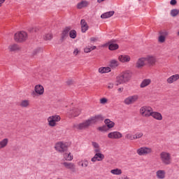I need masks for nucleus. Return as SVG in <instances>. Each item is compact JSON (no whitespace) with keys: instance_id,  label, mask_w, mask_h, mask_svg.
<instances>
[{"instance_id":"obj_1","label":"nucleus","mask_w":179,"mask_h":179,"mask_svg":"<svg viewBox=\"0 0 179 179\" xmlns=\"http://www.w3.org/2000/svg\"><path fill=\"white\" fill-rule=\"evenodd\" d=\"M131 78H132V73L130 71H124L120 73L116 78V86L123 85V83H127V82H129V80H131Z\"/></svg>"},{"instance_id":"obj_2","label":"nucleus","mask_w":179,"mask_h":179,"mask_svg":"<svg viewBox=\"0 0 179 179\" xmlns=\"http://www.w3.org/2000/svg\"><path fill=\"white\" fill-rule=\"evenodd\" d=\"M159 157L162 164L164 166H169L171 164V155L167 152H162L159 155Z\"/></svg>"},{"instance_id":"obj_3","label":"nucleus","mask_w":179,"mask_h":179,"mask_svg":"<svg viewBox=\"0 0 179 179\" xmlns=\"http://www.w3.org/2000/svg\"><path fill=\"white\" fill-rule=\"evenodd\" d=\"M27 39V33L25 31H20L18 33H16L14 36V40L15 41H17V43H22V41H25V40Z\"/></svg>"},{"instance_id":"obj_4","label":"nucleus","mask_w":179,"mask_h":179,"mask_svg":"<svg viewBox=\"0 0 179 179\" xmlns=\"http://www.w3.org/2000/svg\"><path fill=\"white\" fill-rule=\"evenodd\" d=\"M92 125V123H90V120L88 119L83 122H81L78 124H73V128H76V129H78L80 131H82L83 129H87L89 127Z\"/></svg>"},{"instance_id":"obj_5","label":"nucleus","mask_w":179,"mask_h":179,"mask_svg":"<svg viewBox=\"0 0 179 179\" xmlns=\"http://www.w3.org/2000/svg\"><path fill=\"white\" fill-rule=\"evenodd\" d=\"M140 113L143 117H150L153 109L150 106H143L140 109Z\"/></svg>"},{"instance_id":"obj_6","label":"nucleus","mask_w":179,"mask_h":179,"mask_svg":"<svg viewBox=\"0 0 179 179\" xmlns=\"http://www.w3.org/2000/svg\"><path fill=\"white\" fill-rule=\"evenodd\" d=\"M48 121L50 127H55L57 125V122L61 121V117H59V115H52L48 118Z\"/></svg>"},{"instance_id":"obj_7","label":"nucleus","mask_w":179,"mask_h":179,"mask_svg":"<svg viewBox=\"0 0 179 179\" xmlns=\"http://www.w3.org/2000/svg\"><path fill=\"white\" fill-rule=\"evenodd\" d=\"M152 153V148L147 147H142L137 150V154L139 156H145L146 155H150Z\"/></svg>"},{"instance_id":"obj_8","label":"nucleus","mask_w":179,"mask_h":179,"mask_svg":"<svg viewBox=\"0 0 179 179\" xmlns=\"http://www.w3.org/2000/svg\"><path fill=\"white\" fill-rule=\"evenodd\" d=\"M55 148L56 150L60 153H64V152H66L68 150V145L62 142L56 143Z\"/></svg>"},{"instance_id":"obj_9","label":"nucleus","mask_w":179,"mask_h":179,"mask_svg":"<svg viewBox=\"0 0 179 179\" xmlns=\"http://www.w3.org/2000/svg\"><path fill=\"white\" fill-rule=\"evenodd\" d=\"M138 99H139L138 95L130 96L124 99V103L127 106H129V104H134V103L138 101Z\"/></svg>"},{"instance_id":"obj_10","label":"nucleus","mask_w":179,"mask_h":179,"mask_svg":"<svg viewBox=\"0 0 179 179\" xmlns=\"http://www.w3.org/2000/svg\"><path fill=\"white\" fill-rule=\"evenodd\" d=\"M89 120L92 125V124H96V122H101V121L104 120V117H103L101 115H97L92 117Z\"/></svg>"},{"instance_id":"obj_11","label":"nucleus","mask_w":179,"mask_h":179,"mask_svg":"<svg viewBox=\"0 0 179 179\" xmlns=\"http://www.w3.org/2000/svg\"><path fill=\"white\" fill-rule=\"evenodd\" d=\"M37 94H44V87L41 85H36L34 87V91L32 92V96H36Z\"/></svg>"},{"instance_id":"obj_12","label":"nucleus","mask_w":179,"mask_h":179,"mask_svg":"<svg viewBox=\"0 0 179 179\" xmlns=\"http://www.w3.org/2000/svg\"><path fill=\"white\" fill-rule=\"evenodd\" d=\"M115 43H117V41L114 39L111 40L108 43V48L110 51H115V50H118V48H120L118 44Z\"/></svg>"},{"instance_id":"obj_13","label":"nucleus","mask_w":179,"mask_h":179,"mask_svg":"<svg viewBox=\"0 0 179 179\" xmlns=\"http://www.w3.org/2000/svg\"><path fill=\"white\" fill-rule=\"evenodd\" d=\"M108 138L110 139H120L122 138V134L120 133V131L110 132L108 134Z\"/></svg>"},{"instance_id":"obj_14","label":"nucleus","mask_w":179,"mask_h":179,"mask_svg":"<svg viewBox=\"0 0 179 179\" xmlns=\"http://www.w3.org/2000/svg\"><path fill=\"white\" fill-rule=\"evenodd\" d=\"M144 58L145 59V62L148 64L149 66H153V65L156 64V58L153 56H147Z\"/></svg>"},{"instance_id":"obj_15","label":"nucleus","mask_w":179,"mask_h":179,"mask_svg":"<svg viewBox=\"0 0 179 179\" xmlns=\"http://www.w3.org/2000/svg\"><path fill=\"white\" fill-rule=\"evenodd\" d=\"M104 160V155L101 153H96L94 156L91 159V161L94 162H101Z\"/></svg>"},{"instance_id":"obj_16","label":"nucleus","mask_w":179,"mask_h":179,"mask_svg":"<svg viewBox=\"0 0 179 179\" xmlns=\"http://www.w3.org/2000/svg\"><path fill=\"white\" fill-rule=\"evenodd\" d=\"M71 27H66V28H64L62 33V36L60 39L62 41H64V40H65V38L68 37L69 32L71 31Z\"/></svg>"},{"instance_id":"obj_17","label":"nucleus","mask_w":179,"mask_h":179,"mask_svg":"<svg viewBox=\"0 0 179 179\" xmlns=\"http://www.w3.org/2000/svg\"><path fill=\"white\" fill-rule=\"evenodd\" d=\"M80 24H81L82 33H86V31L89 30V25H87V22H86V20L85 19L81 20Z\"/></svg>"},{"instance_id":"obj_18","label":"nucleus","mask_w":179,"mask_h":179,"mask_svg":"<svg viewBox=\"0 0 179 179\" xmlns=\"http://www.w3.org/2000/svg\"><path fill=\"white\" fill-rule=\"evenodd\" d=\"M145 62H146V60H145V57H141V58L138 59V61L136 64V66L138 69L142 68V67L145 66Z\"/></svg>"},{"instance_id":"obj_19","label":"nucleus","mask_w":179,"mask_h":179,"mask_svg":"<svg viewBox=\"0 0 179 179\" xmlns=\"http://www.w3.org/2000/svg\"><path fill=\"white\" fill-rule=\"evenodd\" d=\"M179 79V75L178 74H175L173 76H171L169 78H167L166 82L167 83L171 84L174 82H177Z\"/></svg>"},{"instance_id":"obj_20","label":"nucleus","mask_w":179,"mask_h":179,"mask_svg":"<svg viewBox=\"0 0 179 179\" xmlns=\"http://www.w3.org/2000/svg\"><path fill=\"white\" fill-rule=\"evenodd\" d=\"M63 166L68 169L69 170H71V171H75V164L71 162H64Z\"/></svg>"},{"instance_id":"obj_21","label":"nucleus","mask_w":179,"mask_h":179,"mask_svg":"<svg viewBox=\"0 0 179 179\" xmlns=\"http://www.w3.org/2000/svg\"><path fill=\"white\" fill-rule=\"evenodd\" d=\"M151 117H154L155 120H157L158 121H162V120H163V116L162 115V113L159 112H152L151 113Z\"/></svg>"},{"instance_id":"obj_22","label":"nucleus","mask_w":179,"mask_h":179,"mask_svg":"<svg viewBox=\"0 0 179 179\" xmlns=\"http://www.w3.org/2000/svg\"><path fill=\"white\" fill-rule=\"evenodd\" d=\"M157 178L159 179L166 178V171L159 170L156 172Z\"/></svg>"},{"instance_id":"obj_23","label":"nucleus","mask_w":179,"mask_h":179,"mask_svg":"<svg viewBox=\"0 0 179 179\" xmlns=\"http://www.w3.org/2000/svg\"><path fill=\"white\" fill-rule=\"evenodd\" d=\"M119 61H120V62H129L131 57L128 55H122L119 56Z\"/></svg>"},{"instance_id":"obj_24","label":"nucleus","mask_w":179,"mask_h":179,"mask_svg":"<svg viewBox=\"0 0 179 179\" xmlns=\"http://www.w3.org/2000/svg\"><path fill=\"white\" fill-rule=\"evenodd\" d=\"M104 123L106 124L107 128H108L109 129H111V128H114V125H115V123L110 120V119H106L104 120Z\"/></svg>"},{"instance_id":"obj_25","label":"nucleus","mask_w":179,"mask_h":179,"mask_svg":"<svg viewBox=\"0 0 179 179\" xmlns=\"http://www.w3.org/2000/svg\"><path fill=\"white\" fill-rule=\"evenodd\" d=\"M114 15V11H108L105 13H103L101 15V19H108V17H111Z\"/></svg>"},{"instance_id":"obj_26","label":"nucleus","mask_w":179,"mask_h":179,"mask_svg":"<svg viewBox=\"0 0 179 179\" xmlns=\"http://www.w3.org/2000/svg\"><path fill=\"white\" fill-rule=\"evenodd\" d=\"M99 73H108V72H111V68L106 67H101L99 69Z\"/></svg>"},{"instance_id":"obj_27","label":"nucleus","mask_w":179,"mask_h":179,"mask_svg":"<svg viewBox=\"0 0 179 179\" xmlns=\"http://www.w3.org/2000/svg\"><path fill=\"white\" fill-rule=\"evenodd\" d=\"M64 159L67 162H71V160H73V156L71 155V152H66L64 154Z\"/></svg>"},{"instance_id":"obj_28","label":"nucleus","mask_w":179,"mask_h":179,"mask_svg":"<svg viewBox=\"0 0 179 179\" xmlns=\"http://www.w3.org/2000/svg\"><path fill=\"white\" fill-rule=\"evenodd\" d=\"M89 5V3L86 1H82L77 4L78 9H82V8H86Z\"/></svg>"},{"instance_id":"obj_29","label":"nucleus","mask_w":179,"mask_h":179,"mask_svg":"<svg viewBox=\"0 0 179 179\" xmlns=\"http://www.w3.org/2000/svg\"><path fill=\"white\" fill-rule=\"evenodd\" d=\"M10 51L13 52V51H19V50H20V47L19 45H17V44H13L10 45L8 47Z\"/></svg>"},{"instance_id":"obj_30","label":"nucleus","mask_w":179,"mask_h":179,"mask_svg":"<svg viewBox=\"0 0 179 179\" xmlns=\"http://www.w3.org/2000/svg\"><path fill=\"white\" fill-rule=\"evenodd\" d=\"M111 174H114V176H121L122 174V171L120 169H115L110 171Z\"/></svg>"},{"instance_id":"obj_31","label":"nucleus","mask_w":179,"mask_h":179,"mask_svg":"<svg viewBox=\"0 0 179 179\" xmlns=\"http://www.w3.org/2000/svg\"><path fill=\"white\" fill-rule=\"evenodd\" d=\"M8 142L9 140L8 138H3L1 141H0V149H3L8 145Z\"/></svg>"},{"instance_id":"obj_32","label":"nucleus","mask_w":179,"mask_h":179,"mask_svg":"<svg viewBox=\"0 0 179 179\" xmlns=\"http://www.w3.org/2000/svg\"><path fill=\"white\" fill-rule=\"evenodd\" d=\"M150 82H151L150 79H145L141 83L140 87H146V86H149V85H150Z\"/></svg>"},{"instance_id":"obj_33","label":"nucleus","mask_w":179,"mask_h":179,"mask_svg":"<svg viewBox=\"0 0 179 179\" xmlns=\"http://www.w3.org/2000/svg\"><path fill=\"white\" fill-rule=\"evenodd\" d=\"M71 117H78L80 114V109L74 108L71 112Z\"/></svg>"},{"instance_id":"obj_34","label":"nucleus","mask_w":179,"mask_h":179,"mask_svg":"<svg viewBox=\"0 0 179 179\" xmlns=\"http://www.w3.org/2000/svg\"><path fill=\"white\" fill-rule=\"evenodd\" d=\"M109 66H110V68H117V66H118V61L115 59L111 60L110 62Z\"/></svg>"},{"instance_id":"obj_35","label":"nucleus","mask_w":179,"mask_h":179,"mask_svg":"<svg viewBox=\"0 0 179 179\" xmlns=\"http://www.w3.org/2000/svg\"><path fill=\"white\" fill-rule=\"evenodd\" d=\"M77 33L75 29H73L69 31V37L71 38H76Z\"/></svg>"},{"instance_id":"obj_36","label":"nucleus","mask_w":179,"mask_h":179,"mask_svg":"<svg viewBox=\"0 0 179 179\" xmlns=\"http://www.w3.org/2000/svg\"><path fill=\"white\" fill-rule=\"evenodd\" d=\"M82 167H87L89 166V162L87 160L81 161L78 163Z\"/></svg>"},{"instance_id":"obj_37","label":"nucleus","mask_w":179,"mask_h":179,"mask_svg":"<svg viewBox=\"0 0 179 179\" xmlns=\"http://www.w3.org/2000/svg\"><path fill=\"white\" fill-rule=\"evenodd\" d=\"M179 13V10L177 9H173L171 11V16H173V17H176V16H177V15H178Z\"/></svg>"},{"instance_id":"obj_38","label":"nucleus","mask_w":179,"mask_h":179,"mask_svg":"<svg viewBox=\"0 0 179 179\" xmlns=\"http://www.w3.org/2000/svg\"><path fill=\"white\" fill-rule=\"evenodd\" d=\"M99 131H101V132H106L108 131V128L106 127V125H103L102 127H98Z\"/></svg>"},{"instance_id":"obj_39","label":"nucleus","mask_w":179,"mask_h":179,"mask_svg":"<svg viewBox=\"0 0 179 179\" xmlns=\"http://www.w3.org/2000/svg\"><path fill=\"white\" fill-rule=\"evenodd\" d=\"M143 136V133H136L135 136H134L133 139H141Z\"/></svg>"},{"instance_id":"obj_40","label":"nucleus","mask_w":179,"mask_h":179,"mask_svg":"<svg viewBox=\"0 0 179 179\" xmlns=\"http://www.w3.org/2000/svg\"><path fill=\"white\" fill-rule=\"evenodd\" d=\"M21 107H27L29 106V101L24 100L22 101L20 103Z\"/></svg>"},{"instance_id":"obj_41","label":"nucleus","mask_w":179,"mask_h":179,"mask_svg":"<svg viewBox=\"0 0 179 179\" xmlns=\"http://www.w3.org/2000/svg\"><path fill=\"white\" fill-rule=\"evenodd\" d=\"M44 40H51L52 38V34H47L43 37Z\"/></svg>"},{"instance_id":"obj_42","label":"nucleus","mask_w":179,"mask_h":179,"mask_svg":"<svg viewBox=\"0 0 179 179\" xmlns=\"http://www.w3.org/2000/svg\"><path fill=\"white\" fill-rule=\"evenodd\" d=\"M159 34L164 37H167V36H169V32H167V31H160Z\"/></svg>"},{"instance_id":"obj_43","label":"nucleus","mask_w":179,"mask_h":179,"mask_svg":"<svg viewBox=\"0 0 179 179\" xmlns=\"http://www.w3.org/2000/svg\"><path fill=\"white\" fill-rule=\"evenodd\" d=\"M158 41L159 43H164V41H166V36L160 35L159 36Z\"/></svg>"},{"instance_id":"obj_44","label":"nucleus","mask_w":179,"mask_h":179,"mask_svg":"<svg viewBox=\"0 0 179 179\" xmlns=\"http://www.w3.org/2000/svg\"><path fill=\"white\" fill-rule=\"evenodd\" d=\"M41 51H43V49L41 48H36L35 50H34V55H36V54H38V52H41Z\"/></svg>"},{"instance_id":"obj_45","label":"nucleus","mask_w":179,"mask_h":179,"mask_svg":"<svg viewBox=\"0 0 179 179\" xmlns=\"http://www.w3.org/2000/svg\"><path fill=\"white\" fill-rule=\"evenodd\" d=\"M84 52H86L87 54L89 52H92V48L90 46H88L84 49Z\"/></svg>"},{"instance_id":"obj_46","label":"nucleus","mask_w":179,"mask_h":179,"mask_svg":"<svg viewBox=\"0 0 179 179\" xmlns=\"http://www.w3.org/2000/svg\"><path fill=\"white\" fill-rule=\"evenodd\" d=\"M92 145L94 149L100 148V145L96 142L92 141Z\"/></svg>"},{"instance_id":"obj_47","label":"nucleus","mask_w":179,"mask_h":179,"mask_svg":"<svg viewBox=\"0 0 179 179\" xmlns=\"http://www.w3.org/2000/svg\"><path fill=\"white\" fill-rule=\"evenodd\" d=\"M107 101H108L107 98H102L100 99L101 104H106V103H107Z\"/></svg>"},{"instance_id":"obj_48","label":"nucleus","mask_w":179,"mask_h":179,"mask_svg":"<svg viewBox=\"0 0 179 179\" xmlns=\"http://www.w3.org/2000/svg\"><path fill=\"white\" fill-rule=\"evenodd\" d=\"M127 139H130V141H134L135 139L134 138V136H132L131 134H127Z\"/></svg>"},{"instance_id":"obj_49","label":"nucleus","mask_w":179,"mask_h":179,"mask_svg":"<svg viewBox=\"0 0 179 179\" xmlns=\"http://www.w3.org/2000/svg\"><path fill=\"white\" fill-rule=\"evenodd\" d=\"M66 85H68L69 86L71 85H73V80H68L66 81Z\"/></svg>"},{"instance_id":"obj_50","label":"nucleus","mask_w":179,"mask_h":179,"mask_svg":"<svg viewBox=\"0 0 179 179\" xmlns=\"http://www.w3.org/2000/svg\"><path fill=\"white\" fill-rule=\"evenodd\" d=\"M170 3H171V5L174 6V5L177 4V0H171Z\"/></svg>"},{"instance_id":"obj_51","label":"nucleus","mask_w":179,"mask_h":179,"mask_svg":"<svg viewBox=\"0 0 179 179\" xmlns=\"http://www.w3.org/2000/svg\"><path fill=\"white\" fill-rule=\"evenodd\" d=\"M113 87H114V84L109 83L108 85V88L113 89Z\"/></svg>"},{"instance_id":"obj_52","label":"nucleus","mask_w":179,"mask_h":179,"mask_svg":"<svg viewBox=\"0 0 179 179\" xmlns=\"http://www.w3.org/2000/svg\"><path fill=\"white\" fill-rule=\"evenodd\" d=\"M119 179H129V178L125 175H123L122 177L119 178Z\"/></svg>"},{"instance_id":"obj_53","label":"nucleus","mask_w":179,"mask_h":179,"mask_svg":"<svg viewBox=\"0 0 179 179\" xmlns=\"http://www.w3.org/2000/svg\"><path fill=\"white\" fill-rule=\"evenodd\" d=\"M73 54L74 55H78V54H79V50H78V49H75L73 51Z\"/></svg>"},{"instance_id":"obj_54","label":"nucleus","mask_w":179,"mask_h":179,"mask_svg":"<svg viewBox=\"0 0 179 179\" xmlns=\"http://www.w3.org/2000/svg\"><path fill=\"white\" fill-rule=\"evenodd\" d=\"M94 152H95V153H101V152H100V148H95Z\"/></svg>"},{"instance_id":"obj_55","label":"nucleus","mask_w":179,"mask_h":179,"mask_svg":"<svg viewBox=\"0 0 179 179\" xmlns=\"http://www.w3.org/2000/svg\"><path fill=\"white\" fill-rule=\"evenodd\" d=\"M37 31V30H36L34 28H30L29 29V31Z\"/></svg>"},{"instance_id":"obj_56","label":"nucleus","mask_w":179,"mask_h":179,"mask_svg":"<svg viewBox=\"0 0 179 179\" xmlns=\"http://www.w3.org/2000/svg\"><path fill=\"white\" fill-rule=\"evenodd\" d=\"M123 90H124V88L122 87V88H119V89L117 90V92H120V93H122V92H123Z\"/></svg>"},{"instance_id":"obj_57","label":"nucleus","mask_w":179,"mask_h":179,"mask_svg":"<svg viewBox=\"0 0 179 179\" xmlns=\"http://www.w3.org/2000/svg\"><path fill=\"white\" fill-rule=\"evenodd\" d=\"M91 41H96L97 40V38H94V37H92L90 38Z\"/></svg>"},{"instance_id":"obj_58","label":"nucleus","mask_w":179,"mask_h":179,"mask_svg":"<svg viewBox=\"0 0 179 179\" xmlns=\"http://www.w3.org/2000/svg\"><path fill=\"white\" fill-rule=\"evenodd\" d=\"M5 1H6V0H0V6H2V3H3V2H5Z\"/></svg>"},{"instance_id":"obj_59","label":"nucleus","mask_w":179,"mask_h":179,"mask_svg":"<svg viewBox=\"0 0 179 179\" xmlns=\"http://www.w3.org/2000/svg\"><path fill=\"white\" fill-rule=\"evenodd\" d=\"M90 48H91V51H93V50H96V48H97V47H96V46H92Z\"/></svg>"}]
</instances>
